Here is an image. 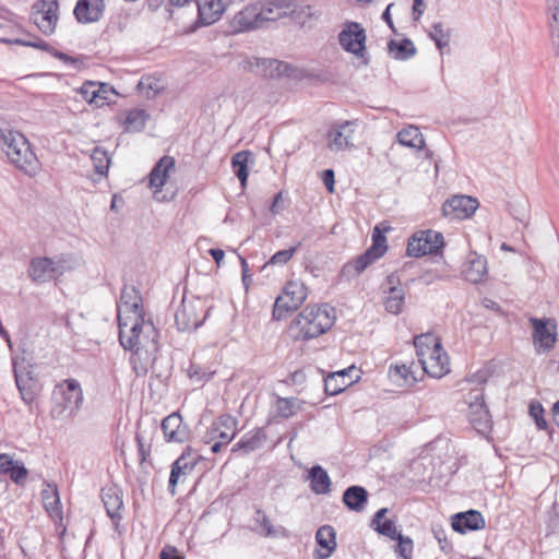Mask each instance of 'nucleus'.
I'll use <instances>...</instances> for the list:
<instances>
[{
    "mask_svg": "<svg viewBox=\"0 0 559 559\" xmlns=\"http://www.w3.org/2000/svg\"><path fill=\"white\" fill-rule=\"evenodd\" d=\"M8 474L10 475L12 481L20 485L25 481L28 472L22 462L16 461Z\"/></svg>",
    "mask_w": 559,
    "mask_h": 559,
    "instance_id": "052dcab7",
    "label": "nucleus"
},
{
    "mask_svg": "<svg viewBox=\"0 0 559 559\" xmlns=\"http://www.w3.org/2000/svg\"><path fill=\"white\" fill-rule=\"evenodd\" d=\"M97 93L99 95V107L108 105L111 102L112 96L116 95V91L112 86L100 82H97Z\"/></svg>",
    "mask_w": 559,
    "mask_h": 559,
    "instance_id": "bf43d9fd",
    "label": "nucleus"
},
{
    "mask_svg": "<svg viewBox=\"0 0 559 559\" xmlns=\"http://www.w3.org/2000/svg\"><path fill=\"white\" fill-rule=\"evenodd\" d=\"M530 416L534 419L538 429H546L548 424L544 418V408L540 403L532 402L528 409Z\"/></svg>",
    "mask_w": 559,
    "mask_h": 559,
    "instance_id": "4d7b16f0",
    "label": "nucleus"
},
{
    "mask_svg": "<svg viewBox=\"0 0 559 559\" xmlns=\"http://www.w3.org/2000/svg\"><path fill=\"white\" fill-rule=\"evenodd\" d=\"M378 259H380V257L367 249L354 261L346 263L343 266V273L347 276H357Z\"/></svg>",
    "mask_w": 559,
    "mask_h": 559,
    "instance_id": "f704fd0d",
    "label": "nucleus"
},
{
    "mask_svg": "<svg viewBox=\"0 0 559 559\" xmlns=\"http://www.w3.org/2000/svg\"><path fill=\"white\" fill-rule=\"evenodd\" d=\"M91 159L97 174H107L110 164V157L106 150L102 147H95L92 152Z\"/></svg>",
    "mask_w": 559,
    "mask_h": 559,
    "instance_id": "09e8293b",
    "label": "nucleus"
},
{
    "mask_svg": "<svg viewBox=\"0 0 559 559\" xmlns=\"http://www.w3.org/2000/svg\"><path fill=\"white\" fill-rule=\"evenodd\" d=\"M301 242H298L296 246L290 247L285 250H280L275 252L271 259L266 262V265H285L297 252L298 248L300 247Z\"/></svg>",
    "mask_w": 559,
    "mask_h": 559,
    "instance_id": "864d4df0",
    "label": "nucleus"
},
{
    "mask_svg": "<svg viewBox=\"0 0 559 559\" xmlns=\"http://www.w3.org/2000/svg\"><path fill=\"white\" fill-rule=\"evenodd\" d=\"M198 20L202 25L215 23L224 12L222 0H195Z\"/></svg>",
    "mask_w": 559,
    "mask_h": 559,
    "instance_id": "cd10ccee",
    "label": "nucleus"
},
{
    "mask_svg": "<svg viewBox=\"0 0 559 559\" xmlns=\"http://www.w3.org/2000/svg\"><path fill=\"white\" fill-rule=\"evenodd\" d=\"M397 141L401 145L407 146L415 150H423L425 146V139L419 128L415 126H408L403 128L397 133Z\"/></svg>",
    "mask_w": 559,
    "mask_h": 559,
    "instance_id": "c9c22d12",
    "label": "nucleus"
},
{
    "mask_svg": "<svg viewBox=\"0 0 559 559\" xmlns=\"http://www.w3.org/2000/svg\"><path fill=\"white\" fill-rule=\"evenodd\" d=\"M431 532L442 551L448 552L452 549V544L447 537V531L441 524H432Z\"/></svg>",
    "mask_w": 559,
    "mask_h": 559,
    "instance_id": "6e6d98bb",
    "label": "nucleus"
},
{
    "mask_svg": "<svg viewBox=\"0 0 559 559\" xmlns=\"http://www.w3.org/2000/svg\"><path fill=\"white\" fill-rule=\"evenodd\" d=\"M341 47L356 57H362L366 46V33L357 22H347L338 34Z\"/></svg>",
    "mask_w": 559,
    "mask_h": 559,
    "instance_id": "ddd939ff",
    "label": "nucleus"
},
{
    "mask_svg": "<svg viewBox=\"0 0 559 559\" xmlns=\"http://www.w3.org/2000/svg\"><path fill=\"white\" fill-rule=\"evenodd\" d=\"M83 401V390L76 379L61 381L52 391L51 418L62 420L74 417L81 409Z\"/></svg>",
    "mask_w": 559,
    "mask_h": 559,
    "instance_id": "39448f33",
    "label": "nucleus"
},
{
    "mask_svg": "<svg viewBox=\"0 0 559 559\" xmlns=\"http://www.w3.org/2000/svg\"><path fill=\"white\" fill-rule=\"evenodd\" d=\"M373 530L379 534L389 537L390 539H395L401 535V533L396 530L395 522L392 520L383 521L379 525L374 526Z\"/></svg>",
    "mask_w": 559,
    "mask_h": 559,
    "instance_id": "13d9d810",
    "label": "nucleus"
},
{
    "mask_svg": "<svg viewBox=\"0 0 559 559\" xmlns=\"http://www.w3.org/2000/svg\"><path fill=\"white\" fill-rule=\"evenodd\" d=\"M162 430L167 442L183 443L190 437V429L183 423L181 415L171 413L162 420Z\"/></svg>",
    "mask_w": 559,
    "mask_h": 559,
    "instance_id": "f3484780",
    "label": "nucleus"
},
{
    "mask_svg": "<svg viewBox=\"0 0 559 559\" xmlns=\"http://www.w3.org/2000/svg\"><path fill=\"white\" fill-rule=\"evenodd\" d=\"M394 540H397V545L395 547L396 555L403 559H412L413 540L409 537L403 536L402 534Z\"/></svg>",
    "mask_w": 559,
    "mask_h": 559,
    "instance_id": "5fc2aeb1",
    "label": "nucleus"
},
{
    "mask_svg": "<svg viewBox=\"0 0 559 559\" xmlns=\"http://www.w3.org/2000/svg\"><path fill=\"white\" fill-rule=\"evenodd\" d=\"M261 9L259 2L250 3L235 14L231 25L235 32H246L262 28Z\"/></svg>",
    "mask_w": 559,
    "mask_h": 559,
    "instance_id": "a211bd4d",
    "label": "nucleus"
},
{
    "mask_svg": "<svg viewBox=\"0 0 559 559\" xmlns=\"http://www.w3.org/2000/svg\"><path fill=\"white\" fill-rule=\"evenodd\" d=\"M80 94L83 99L88 104L94 105L95 107H99V95L97 93V82L87 81L83 83L80 88Z\"/></svg>",
    "mask_w": 559,
    "mask_h": 559,
    "instance_id": "603ef678",
    "label": "nucleus"
},
{
    "mask_svg": "<svg viewBox=\"0 0 559 559\" xmlns=\"http://www.w3.org/2000/svg\"><path fill=\"white\" fill-rule=\"evenodd\" d=\"M15 462L9 454H0V474H8Z\"/></svg>",
    "mask_w": 559,
    "mask_h": 559,
    "instance_id": "0e129e2a",
    "label": "nucleus"
},
{
    "mask_svg": "<svg viewBox=\"0 0 559 559\" xmlns=\"http://www.w3.org/2000/svg\"><path fill=\"white\" fill-rule=\"evenodd\" d=\"M443 246V236L435 230H420L415 233L407 242V254L409 257H424L437 253Z\"/></svg>",
    "mask_w": 559,
    "mask_h": 559,
    "instance_id": "9b49d317",
    "label": "nucleus"
},
{
    "mask_svg": "<svg viewBox=\"0 0 559 559\" xmlns=\"http://www.w3.org/2000/svg\"><path fill=\"white\" fill-rule=\"evenodd\" d=\"M462 274L471 283H479L487 275V260L484 255L471 253L463 265Z\"/></svg>",
    "mask_w": 559,
    "mask_h": 559,
    "instance_id": "b1692460",
    "label": "nucleus"
},
{
    "mask_svg": "<svg viewBox=\"0 0 559 559\" xmlns=\"http://www.w3.org/2000/svg\"><path fill=\"white\" fill-rule=\"evenodd\" d=\"M14 43L17 45H21V46L34 47V48H37L40 50L50 51L49 44H47L46 41H44L39 38H36L34 40H25V39L19 38V39H15Z\"/></svg>",
    "mask_w": 559,
    "mask_h": 559,
    "instance_id": "680f3d73",
    "label": "nucleus"
},
{
    "mask_svg": "<svg viewBox=\"0 0 559 559\" xmlns=\"http://www.w3.org/2000/svg\"><path fill=\"white\" fill-rule=\"evenodd\" d=\"M105 10L104 0H78L73 14L81 24L98 22Z\"/></svg>",
    "mask_w": 559,
    "mask_h": 559,
    "instance_id": "aec40b11",
    "label": "nucleus"
},
{
    "mask_svg": "<svg viewBox=\"0 0 559 559\" xmlns=\"http://www.w3.org/2000/svg\"><path fill=\"white\" fill-rule=\"evenodd\" d=\"M40 495L46 511L50 514H58L60 512V498L57 486L46 484Z\"/></svg>",
    "mask_w": 559,
    "mask_h": 559,
    "instance_id": "37998d69",
    "label": "nucleus"
},
{
    "mask_svg": "<svg viewBox=\"0 0 559 559\" xmlns=\"http://www.w3.org/2000/svg\"><path fill=\"white\" fill-rule=\"evenodd\" d=\"M530 322L534 329L535 343H538L545 350L552 348L556 342L555 331L548 329L546 322L540 319L531 318Z\"/></svg>",
    "mask_w": 559,
    "mask_h": 559,
    "instance_id": "7c9ffc66",
    "label": "nucleus"
},
{
    "mask_svg": "<svg viewBox=\"0 0 559 559\" xmlns=\"http://www.w3.org/2000/svg\"><path fill=\"white\" fill-rule=\"evenodd\" d=\"M334 321V309L329 305L307 306L296 317L290 329L295 338L310 340L325 333Z\"/></svg>",
    "mask_w": 559,
    "mask_h": 559,
    "instance_id": "7ed1b4c3",
    "label": "nucleus"
},
{
    "mask_svg": "<svg viewBox=\"0 0 559 559\" xmlns=\"http://www.w3.org/2000/svg\"><path fill=\"white\" fill-rule=\"evenodd\" d=\"M389 52L397 60H407L415 56L416 47L414 43L405 38L401 41L390 40L388 44Z\"/></svg>",
    "mask_w": 559,
    "mask_h": 559,
    "instance_id": "ea45409f",
    "label": "nucleus"
},
{
    "mask_svg": "<svg viewBox=\"0 0 559 559\" xmlns=\"http://www.w3.org/2000/svg\"><path fill=\"white\" fill-rule=\"evenodd\" d=\"M102 500L107 515L118 525L122 519L121 509L123 508L122 491L116 486H109L102 490Z\"/></svg>",
    "mask_w": 559,
    "mask_h": 559,
    "instance_id": "4be33fe9",
    "label": "nucleus"
},
{
    "mask_svg": "<svg viewBox=\"0 0 559 559\" xmlns=\"http://www.w3.org/2000/svg\"><path fill=\"white\" fill-rule=\"evenodd\" d=\"M32 20L44 35H51L59 21L57 0H37L32 7Z\"/></svg>",
    "mask_w": 559,
    "mask_h": 559,
    "instance_id": "9d476101",
    "label": "nucleus"
},
{
    "mask_svg": "<svg viewBox=\"0 0 559 559\" xmlns=\"http://www.w3.org/2000/svg\"><path fill=\"white\" fill-rule=\"evenodd\" d=\"M251 156L250 152L241 151L236 153L231 158V167L239 179L241 187L245 188L248 179V163Z\"/></svg>",
    "mask_w": 559,
    "mask_h": 559,
    "instance_id": "79ce46f5",
    "label": "nucleus"
},
{
    "mask_svg": "<svg viewBox=\"0 0 559 559\" xmlns=\"http://www.w3.org/2000/svg\"><path fill=\"white\" fill-rule=\"evenodd\" d=\"M294 12H289V14L294 15V19L298 20L301 19V16H305L306 19H310L314 15L312 11V7L310 5H304L299 9L293 7Z\"/></svg>",
    "mask_w": 559,
    "mask_h": 559,
    "instance_id": "e2e57ef3",
    "label": "nucleus"
},
{
    "mask_svg": "<svg viewBox=\"0 0 559 559\" xmlns=\"http://www.w3.org/2000/svg\"><path fill=\"white\" fill-rule=\"evenodd\" d=\"M15 383L20 391L22 400L26 404H32L35 401L37 394V384L29 376V372L14 371Z\"/></svg>",
    "mask_w": 559,
    "mask_h": 559,
    "instance_id": "473e14b6",
    "label": "nucleus"
},
{
    "mask_svg": "<svg viewBox=\"0 0 559 559\" xmlns=\"http://www.w3.org/2000/svg\"><path fill=\"white\" fill-rule=\"evenodd\" d=\"M468 419L478 432L484 433L490 429L491 417L485 402L468 407Z\"/></svg>",
    "mask_w": 559,
    "mask_h": 559,
    "instance_id": "c756f323",
    "label": "nucleus"
},
{
    "mask_svg": "<svg viewBox=\"0 0 559 559\" xmlns=\"http://www.w3.org/2000/svg\"><path fill=\"white\" fill-rule=\"evenodd\" d=\"M254 522L261 528L259 531V533L262 534L265 537H276V536H284L285 535V528L282 527V526H278V527L275 528L272 525L269 516L261 509H257L255 510Z\"/></svg>",
    "mask_w": 559,
    "mask_h": 559,
    "instance_id": "c03bdc74",
    "label": "nucleus"
},
{
    "mask_svg": "<svg viewBox=\"0 0 559 559\" xmlns=\"http://www.w3.org/2000/svg\"><path fill=\"white\" fill-rule=\"evenodd\" d=\"M487 378V371H478L472 377L471 381L477 383L478 386L471 389L469 392L466 394L465 404L467 405V407L485 402L483 384L486 383Z\"/></svg>",
    "mask_w": 559,
    "mask_h": 559,
    "instance_id": "58836bf2",
    "label": "nucleus"
},
{
    "mask_svg": "<svg viewBox=\"0 0 559 559\" xmlns=\"http://www.w3.org/2000/svg\"><path fill=\"white\" fill-rule=\"evenodd\" d=\"M118 326L119 342L126 350L133 353L144 364L156 359L158 332L151 320L142 318Z\"/></svg>",
    "mask_w": 559,
    "mask_h": 559,
    "instance_id": "f257e3e1",
    "label": "nucleus"
},
{
    "mask_svg": "<svg viewBox=\"0 0 559 559\" xmlns=\"http://www.w3.org/2000/svg\"><path fill=\"white\" fill-rule=\"evenodd\" d=\"M414 362L411 365L407 364H396L390 367L389 374L391 379L395 382L402 380L404 384L411 385L416 381V377L412 370Z\"/></svg>",
    "mask_w": 559,
    "mask_h": 559,
    "instance_id": "a18cd8bd",
    "label": "nucleus"
},
{
    "mask_svg": "<svg viewBox=\"0 0 559 559\" xmlns=\"http://www.w3.org/2000/svg\"><path fill=\"white\" fill-rule=\"evenodd\" d=\"M297 408V399L278 397L276 401V414L281 418H290L295 415Z\"/></svg>",
    "mask_w": 559,
    "mask_h": 559,
    "instance_id": "3c124183",
    "label": "nucleus"
},
{
    "mask_svg": "<svg viewBox=\"0 0 559 559\" xmlns=\"http://www.w3.org/2000/svg\"><path fill=\"white\" fill-rule=\"evenodd\" d=\"M429 37L435 41L437 48L442 50L449 47L450 43V29L444 28L442 23H435L429 33Z\"/></svg>",
    "mask_w": 559,
    "mask_h": 559,
    "instance_id": "de8ad7c7",
    "label": "nucleus"
},
{
    "mask_svg": "<svg viewBox=\"0 0 559 559\" xmlns=\"http://www.w3.org/2000/svg\"><path fill=\"white\" fill-rule=\"evenodd\" d=\"M425 8H426V4H425L424 0H414V4H413V20L414 21H419V19L424 14Z\"/></svg>",
    "mask_w": 559,
    "mask_h": 559,
    "instance_id": "338daca9",
    "label": "nucleus"
},
{
    "mask_svg": "<svg viewBox=\"0 0 559 559\" xmlns=\"http://www.w3.org/2000/svg\"><path fill=\"white\" fill-rule=\"evenodd\" d=\"M310 488L316 495H326L331 491V478L326 471L314 465L309 471Z\"/></svg>",
    "mask_w": 559,
    "mask_h": 559,
    "instance_id": "2f4dec72",
    "label": "nucleus"
},
{
    "mask_svg": "<svg viewBox=\"0 0 559 559\" xmlns=\"http://www.w3.org/2000/svg\"><path fill=\"white\" fill-rule=\"evenodd\" d=\"M266 440V433L263 428H255L241 437L231 448V452L242 451L248 454L260 449Z\"/></svg>",
    "mask_w": 559,
    "mask_h": 559,
    "instance_id": "c85d7f7f",
    "label": "nucleus"
},
{
    "mask_svg": "<svg viewBox=\"0 0 559 559\" xmlns=\"http://www.w3.org/2000/svg\"><path fill=\"white\" fill-rule=\"evenodd\" d=\"M316 542L323 549L318 550L316 559H328L336 548V532L331 525H323L316 533Z\"/></svg>",
    "mask_w": 559,
    "mask_h": 559,
    "instance_id": "a878e982",
    "label": "nucleus"
},
{
    "mask_svg": "<svg viewBox=\"0 0 559 559\" xmlns=\"http://www.w3.org/2000/svg\"><path fill=\"white\" fill-rule=\"evenodd\" d=\"M369 493L362 486L353 485L343 492L342 501L345 507L354 512H362L368 503Z\"/></svg>",
    "mask_w": 559,
    "mask_h": 559,
    "instance_id": "bb28decb",
    "label": "nucleus"
},
{
    "mask_svg": "<svg viewBox=\"0 0 559 559\" xmlns=\"http://www.w3.org/2000/svg\"><path fill=\"white\" fill-rule=\"evenodd\" d=\"M206 313L207 310L200 299H182L175 313V322L179 331L191 332L203 324Z\"/></svg>",
    "mask_w": 559,
    "mask_h": 559,
    "instance_id": "0eeeda50",
    "label": "nucleus"
},
{
    "mask_svg": "<svg viewBox=\"0 0 559 559\" xmlns=\"http://www.w3.org/2000/svg\"><path fill=\"white\" fill-rule=\"evenodd\" d=\"M200 461V455L190 447H187L181 455L171 464V471L168 480V490L171 495L176 493V487L180 479H185L191 474Z\"/></svg>",
    "mask_w": 559,
    "mask_h": 559,
    "instance_id": "f8f14e48",
    "label": "nucleus"
},
{
    "mask_svg": "<svg viewBox=\"0 0 559 559\" xmlns=\"http://www.w3.org/2000/svg\"><path fill=\"white\" fill-rule=\"evenodd\" d=\"M255 67L265 78H277L288 73L289 64L275 59H254Z\"/></svg>",
    "mask_w": 559,
    "mask_h": 559,
    "instance_id": "72a5a7b5",
    "label": "nucleus"
},
{
    "mask_svg": "<svg viewBox=\"0 0 559 559\" xmlns=\"http://www.w3.org/2000/svg\"><path fill=\"white\" fill-rule=\"evenodd\" d=\"M307 287L299 281H289L280 295L273 307V318L281 320L288 312L297 310L307 298Z\"/></svg>",
    "mask_w": 559,
    "mask_h": 559,
    "instance_id": "423d86ee",
    "label": "nucleus"
},
{
    "mask_svg": "<svg viewBox=\"0 0 559 559\" xmlns=\"http://www.w3.org/2000/svg\"><path fill=\"white\" fill-rule=\"evenodd\" d=\"M117 311L118 325L145 318L141 294L134 286L122 288Z\"/></svg>",
    "mask_w": 559,
    "mask_h": 559,
    "instance_id": "1a4fd4ad",
    "label": "nucleus"
},
{
    "mask_svg": "<svg viewBox=\"0 0 559 559\" xmlns=\"http://www.w3.org/2000/svg\"><path fill=\"white\" fill-rule=\"evenodd\" d=\"M322 181L329 192H334V171L332 169H326L322 174Z\"/></svg>",
    "mask_w": 559,
    "mask_h": 559,
    "instance_id": "69168bd1",
    "label": "nucleus"
},
{
    "mask_svg": "<svg viewBox=\"0 0 559 559\" xmlns=\"http://www.w3.org/2000/svg\"><path fill=\"white\" fill-rule=\"evenodd\" d=\"M547 11L551 43L559 56V0H548Z\"/></svg>",
    "mask_w": 559,
    "mask_h": 559,
    "instance_id": "e433bc0d",
    "label": "nucleus"
},
{
    "mask_svg": "<svg viewBox=\"0 0 559 559\" xmlns=\"http://www.w3.org/2000/svg\"><path fill=\"white\" fill-rule=\"evenodd\" d=\"M359 379V370L355 366L330 373L324 379V391L329 395H336Z\"/></svg>",
    "mask_w": 559,
    "mask_h": 559,
    "instance_id": "dca6fc26",
    "label": "nucleus"
},
{
    "mask_svg": "<svg viewBox=\"0 0 559 559\" xmlns=\"http://www.w3.org/2000/svg\"><path fill=\"white\" fill-rule=\"evenodd\" d=\"M237 419L231 415L219 416L211 428L212 439L218 438L223 443L228 444L236 436Z\"/></svg>",
    "mask_w": 559,
    "mask_h": 559,
    "instance_id": "393cba45",
    "label": "nucleus"
},
{
    "mask_svg": "<svg viewBox=\"0 0 559 559\" xmlns=\"http://www.w3.org/2000/svg\"><path fill=\"white\" fill-rule=\"evenodd\" d=\"M259 8L261 9V25L262 27L267 22H275L283 19L293 11L292 0H266L259 1Z\"/></svg>",
    "mask_w": 559,
    "mask_h": 559,
    "instance_id": "6ab92c4d",
    "label": "nucleus"
},
{
    "mask_svg": "<svg viewBox=\"0 0 559 559\" xmlns=\"http://www.w3.org/2000/svg\"><path fill=\"white\" fill-rule=\"evenodd\" d=\"M159 559H182L175 547H165L160 551Z\"/></svg>",
    "mask_w": 559,
    "mask_h": 559,
    "instance_id": "774afa93",
    "label": "nucleus"
},
{
    "mask_svg": "<svg viewBox=\"0 0 559 559\" xmlns=\"http://www.w3.org/2000/svg\"><path fill=\"white\" fill-rule=\"evenodd\" d=\"M404 299L405 294L402 288L391 287L384 301L385 310L392 314H399L403 309Z\"/></svg>",
    "mask_w": 559,
    "mask_h": 559,
    "instance_id": "49530a36",
    "label": "nucleus"
},
{
    "mask_svg": "<svg viewBox=\"0 0 559 559\" xmlns=\"http://www.w3.org/2000/svg\"><path fill=\"white\" fill-rule=\"evenodd\" d=\"M356 121H342L333 123L328 131V147L332 152H340L354 146L353 136Z\"/></svg>",
    "mask_w": 559,
    "mask_h": 559,
    "instance_id": "4468645a",
    "label": "nucleus"
},
{
    "mask_svg": "<svg viewBox=\"0 0 559 559\" xmlns=\"http://www.w3.org/2000/svg\"><path fill=\"white\" fill-rule=\"evenodd\" d=\"M138 90L146 98H153L163 90V84H162L160 80L152 78V76H147V78H143L138 83Z\"/></svg>",
    "mask_w": 559,
    "mask_h": 559,
    "instance_id": "8fccbe9b",
    "label": "nucleus"
},
{
    "mask_svg": "<svg viewBox=\"0 0 559 559\" xmlns=\"http://www.w3.org/2000/svg\"><path fill=\"white\" fill-rule=\"evenodd\" d=\"M486 525L485 519L479 511L468 510L459 512L451 518V526L453 531L465 534L468 531H478Z\"/></svg>",
    "mask_w": 559,
    "mask_h": 559,
    "instance_id": "412c9836",
    "label": "nucleus"
},
{
    "mask_svg": "<svg viewBox=\"0 0 559 559\" xmlns=\"http://www.w3.org/2000/svg\"><path fill=\"white\" fill-rule=\"evenodd\" d=\"M69 269L68 260L63 257L34 258L31 260L28 275L37 283L49 282L62 275Z\"/></svg>",
    "mask_w": 559,
    "mask_h": 559,
    "instance_id": "6e6552de",
    "label": "nucleus"
},
{
    "mask_svg": "<svg viewBox=\"0 0 559 559\" xmlns=\"http://www.w3.org/2000/svg\"><path fill=\"white\" fill-rule=\"evenodd\" d=\"M392 227L386 223H380L373 227L371 239L372 245L368 250L376 253L378 257H383L388 250L385 233L390 231Z\"/></svg>",
    "mask_w": 559,
    "mask_h": 559,
    "instance_id": "4c0bfd02",
    "label": "nucleus"
},
{
    "mask_svg": "<svg viewBox=\"0 0 559 559\" xmlns=\"http://www.w3.org/2000/svg\"><path fill=\"white\" fill-rule=\"evenodd\" d=\"M150 115L146 110L141 108H134L127 112L124 119L126 131L128 132H140L144 129L145 123Z\"/></svg>",
    "mask_w": 559,
    "mask_h": 559,
    "instance_id": "a19ab883",
    "label": "nucleus"
},
{
    "mask_svg": "<svg viewBox=\"0 0 559 559\" xmlns=\"http://www.w3.org/2000/svg\"><path fill=\"white\" fill-rule=\"evenodd\" d=\"M477 207L476 199L468 195H454L443 203L442 212L451 219H465L471 217Z\"/></svg>",
    "mask_w": 559,
    "mask_h": 559,
    "instance_id": "2eb2a0df",
    "label": "nucleus"
},
{
    "mask_svg": "<svg viewBox=\"0 0 559 559\" xmlns=\"http://www.w3.org/2000/svg\"><path fill=\"white\" fill-rule=\"evenodd\" d=\"M414 346L418 364L428 376L441 378L449 372L448 355L432 334L416 336Z\"/></svg>",
    "mask_w": 559,
    "mask_h": 559,
    "instance_id": "20e7f679",
    "label": "nucleus"
},
{
    "mask_svg": "<svg viewBox=\"0 0 559 559\" xmlns=\"http://www.w3.org/2000/svg\"><path fill=\"white\" fill-rule=\"evenodd\" d=\"M0 146L9 160L25 175L33 177L39 171V160L22 133L13 130H0Z\"/></svg>",
    "mask_w": 559,
    "mask_h": 559,
    "instance_id": "f03ea898",
    "label": "nucleus"
},
{
    "mask_svg": "<svg viewBox=\"0 0 559 559\" xmlns=\"http://www.w3.org/2000/svg\"><path fill=\"white\" fill-rule=\"evenodd\" d=\"M175 167V159L171 156H163L153 167L148 175L150 188L154 189L156 195L166 183L169 173Z\"/></svg>",
    "mask_w": 559,
    "mask_h": 559,
    "instance_id": "5701e85b",
    "label": "nucleus"
}]
</instances>
